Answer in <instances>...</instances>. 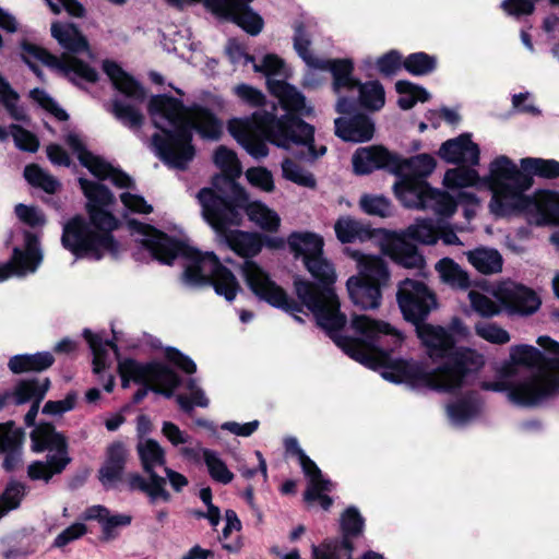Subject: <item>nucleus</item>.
<instances>
[{
  "instance_id": "774afa93",
  "label": "nucleus",
  "mask_w": 559,
  "mask_h": 559,
  "mask_svg": "<svg viewBox=\"0 0 559 559\" xmlns=\"http://www.w3.org/2000/svg\"><path fill=\"white\" fill-rule=\"evenodd\" d=\"M164 357L169 365L187 374H193L197 372L195 362L176 347L167 346L164 349Z\"/></svg>"
},
{
  "instance_id": "c03bdc74",
  "label": "nucleus",
  "mask_w": 559,
  "mask_h": 559,
  "mask_svg": "<svg viewBox=\"0 0 559 559\" xmlns=\"http://www.w3.org/2000/svg\"><path fill=\"white\" fill-rule=\"evenodd\" d=\"M19 93L11 86L4 76L0 74V102L9 116L20 122H29V116L22 106L17 105Z\"/></svg>"
},
{
  "instance_id": "f03ea898",
  "label": "nucleus",
  "mask_w": 559,
  "mask_h": 559,
  "mask_svg": "<svg viewBox=\"0 0 559 559\" xmlns=\"http://www.w3.org/2000/svg\"><path fill=\"white\" fill-rule=\"evenodd\" d=\"M147 112L167 120L173 128L163 127L153 119V126L162 133L152 135L155 154L167 166L186 170L195 156L193 131L202 139L217 141L223 133L222 120L207 107L200 104L186 106L183 102L168 94L153 95Z\"/></svg>"
},
{
  "instance_id": "f704fd0d",
  "label": "nucleus",
  "mask_w": 559,
  "mask_h": 559,
  "mask_svg": "<svg viewBox=\"0 0 559 559\" xmlns=\"http://www.w3.org/2000/svg\"><path fill=\"white\" fill-rule=\"evenodd\" d=\"M55 362V357L49 352L35 354H20L9 359L8 367L14 374L26 372H41L49 369Z\"/></svg>"
},
{
  "instance_id": "39448f33",
  "label": "nucleus",
  "mask_w": 559,
  "mask_h": 559,
  "mask_svg": "<svg viewBox=\"0 0 559 559\" xmlns=\"http://www.w3.org/2000/svg\"><path fill=\"white\" fill-rule=\"evenodd\" d=\"M203 219L212 227L216 235L224 241L230 250L237 255L245 258L242 265V275L249 289L260 299L270 306L293 314L297 322L304 320L297 313L302 310L301 306L295 299L290 298L286 290L276 284L252 258L257 257L262 248L261 234L255 231H243L240 229H230L233 225H226L225 229H219L213 214H207L202 210Z\"/></svg>"
},
{
  "instance_id": "4d7b16f0",
  "label": "nucleus",
  "mask_w": 559,
  "mask_h": 559,
  "mask_svg": "<svg viewBox=\"0 0 559 559\" xmlns=\"http://www.w3.org/2000/svg\"><path fill=\"white\" fill-rule=\"evenodd\" d=\"M376 68L382 76L391 78L404 68V58L399 50L391 49L378 57Z\"/></svg>"
},
{
  "instance_id": "ea45409f",
  "label": "nucleus",
  "mask_w": 559,
  "mask_h": 559,
  "mask_svg": "<svg viewBox=\"0 0 559 559\" xmlns=\"http://www.w3.org/2000/svg\"><path fill=\"white\" fill-rule=\"evenodd\" d=\"M358 277L383 287L390 281V271L386 262L377 255L361 254L358 259Z\"/></svg>"
},
{
  "instance_id": "f3484780",
  "label": "nucleus",
  "mask_w": 559,
  "mask_h": 559,
  "mask_svg": "<svg viewBox=\"0 0 559 559\" xmlns=\"http://www.w3.org/2000/svg\"><path fill=\"white\" fill-rule=\"evenodd\" d=\"M496 297L510 316H532L542 305L539 296L532 288L522 284L500 287L496 293Z\"/></svg>"
},
{
  "instance_id": "72a5a7b5",
  "label": "nucleus",
  "mask_w": 559,
  "mask_h": 559,
  "mask_svg": "<svg viewBox=\"0 0 559 559\" xmlns=\"http://www.w3.org/2000/svg\"><path fill=\"white\" fill-rule=\"evenodd\" d=\"M50 386L51 381L48 377L21 379L13 388V402L15 405H23L33 401H44Z\"/></svg>"
},
{
  "instance_id": "473e14b6",
  "label": "nucleus",
  "mask_w": 559,
  "mask_h": 559,
  "mask_svg": "<svg viewBox=\"0 0 559 559\" xmlns=\"http://www.w3.org/2000/svg\"><path fill=\"white\" fill-rule=\"evenodd\" d=\"M88 520H97L102 524L103 542L116 539L119 536L118 527L129 526L132 516L129 514H110L109 510L104 506H95L88 509Z\"/></svg>"
},
{
  "instance_id": "bf43d9fd",
  "label": "nucleus",
  "mask_w": 559,
  "mask_h": 559,
  "mask_svg": "<svg viewBox=\"0 0 559 559\" xmlns=\"http://www.w3.org/2000/svg\"><path fill=\"white\" fill-rule=\"evenodd\" d=\"M114 87L134 102L143 103L146 98V91L143 85L128 72L114 84Z\"/></svg>"
},
{
  "instance_id": "e433bc0d",
  "label": "nucleus",
  "mask_w": 559,
  "mask_h": 559,
  "mask_svg": "<svg viewBox=\"0 0 559 559\" xmlns=\"http://www.w3.org/2000/svg\"><path fill=\"white\" fill-rule=\"evenodd\" d=\"M466 257L475 270L484 275L497 274L502 271L503 258L495 248L478 247L469 250Z\"/></svg>"
},
{
  "instance_id": "5701e85b",
  "label": "nucleus",
  "mask_w": 559,
  "mask_h": 559,
  "mask_svg": "<svg viewBox=\"0 0 559 559\" xmlns=\"http://www.w3.org/2000/svg\"><path fill=\"white\" fill-rule=\"evenodd\" d=\"M266 86L270 94L278 99L281 107L286 111L285 115L302 119L301 116H309L312 112V109L306 106L305 95L294 85L284 80L266 79Z\"/></svg>"
},
{
  "instance_id": "49530a36",
  "label": "nucleus",
  "mask_w": 559,
  "mask_h": 559,
  "mask_svg": "<svg viewBox=\"0 0 559 559\" xmlns=\"http://www.w3.org/2000/svg\"><path fill=\"white\" fill-rule=\"evenodd\" d=\"M438 59L425 51L409 53L404 58V69L414 76H425L437 70Z\"/></svg>"
},
{
  "instance_id": "79ce46f5",
  "label": "nucleus",
  "mask_w": 559,
  "mask_h": 559,
  "mask_svg": "<svg viewBox=\"0 0 559 559\" xmlns=\"http://www.w3.org/2000/svg\"><path fill=\"white\" fill-rule=\"evenodd\" d=\"M359 92L358 104L366 110L378 111L385 104V92L383 85L374 80L359 84L356 86Z\"/></svg>"
},
{
  "instance_id": "2f4dec72",
  "label": "nucleus",
  "mask_w": 559,
  "mask_h": 559,
  "mask_svg": "<svg viewBox=\"0 0 559 559\" xmlns=\"http://www.w3.org/2000/svg\"><path fill=\"white\" fill-rule=\"evenodd\" d=\"M25 250L15 247L12 259L21 274L26 271L34 272L43 261L39 239L36 234L26 230L24 233Z\"/></svg>"
},
{
  "instance_id": "c85d7f7f",
  "label": "nucleus",
  "mask_w": 559,
  "mask_h": 559,
  "mask_svg": "<svg viewBox=\"0 0 559 559\" xmlns=\"http://www.w3.org/2000/svg\"><path fill=\"white\" fill-rule=\"evenodd\" d=\"M510 359L514 365L535 368L537 373H548L555 369L557 359L548 358L543 352L532 345H514L510 348Z\"/></svg>"
},
{
  "instance_id": "aec40b11",
  "label": "nucleus",
  "mask_w": 559,
  "mask_h": 559,
  "mask_svg": "<svg viewBox=\"0 0 559 559\" xmlns=\"http://www.w3.org/2000/svg\"><path fill=\"white\" fill-rule=\"evenodd\" d=\"M423 193H416L402 203L409 209H431L438 215L450 217L457 207L455 199L448 193L431 186H424Z\"/></svg>"
},
{
  "instance_id": "864d4df0",
  "label": "nucleus",
  "mask_w": 559,
  "mask_h": 559,
  "mask_svg": "<svg viewBox=\"0 0 559 559\" xmlns=\"http://www.w3.org/2000/svg\"><path fill=\"white\" fill-rule=\"evenodd\" d=\"M294 48L298 56L311 68L314 69L316 61L320 58L313 57L310 52L311 40L307 34L306 25L304 22H296L294 25Z\"/></svg>"
},
{
  "instance_id": "09e8293b",
  "label": "nucleus",
  "mask_w": 559,
  "mask_h": 559,
  "mask_svg": "<svg viewBox=\"0 0 559 559\" xmlns=\"http://www.w3.org/2000/svg\"><path fill=\"white\" fill-rule=\"evenodd\" d=\"M112 115L126 127L140 129L144 123L143 114L130 104L115 99L111 104Z\"/></svg>"
},
{
  "instance_id": "338daca9",
  "label": "nucleus",
  "mask_w": 559,
  "mask_h": 559,
  "mask_svg": "<svg viewBox=\"0 0 559 559\" xmlns=\"http://www.w3.org/2000/svg\"><path fill=\"white\" fill-rule=\"evenodd\" d=\"M267 142L270 143L264 133L253 131L240 145L250 156L261 159L269 155Z\"/></svg>"
},
{
  "instance_id": "7c9ffc66",
  "label": "nucleus",
  "mask_w": 559,
  "mask_h": 559,
  "mask_svg": "<svg viewBox=\"0 0 559 559\" xmlns=\"http://www.w3.org/2000/svg\"><path fill=\"white\" fill-rule=\"evenodd\" d=\"M29 437L31 448L35 453H41L46 450L64 452L66 442H68L67 438L56 430L55 425L48 421H43L35 426Z\"/></svg>"
},
{
  "instance_id": "69168bd1",
  "label": "nucleus",
  "mask_w": 559,
  "mask_h": 559,
  "mask_svg": "<svg viewBox=\"0 0 559 559\" xmlns=\"http://www.w3.org/2000/svg\"><path fill=\"white\" fill-rule=\"evenodd\" d=\"M472 308L484 318H492L500 313V307L488 296L472 290L468 294Z\"/></svg>"
},
{
  "instance_id": "6ab92c4d",
  "label": "nucleus",
  "mask_w": 559,
  "mask_h": 559,
  "mask_svg": "<svg viewBox=\"0 0 559 559\" xmlns=\"http://www.w3.org/2000/svg\"><path fill=\"white\" fill-rule=\"evenodd\" d=\"M438 155L448 164L462 165L467 163L476 166L479 164L480 150L472 141L469 133H462L443 142L438 150Z\"/></svg>"
},
{
  "instance_id": "603ef678",
  "label": "nucleus",
  "mask_w": 559,
  "mask_h": 559,
  "mask_svg": "<svg viewBox=\"0 0 559 559\" xmlns=\"http://www.w3.org/2000/svg\"><path fill=\"white\" fill-rule=\"evenodd\" d=\"M283 177L298 186L306 188H316L317 180L310 171L305 170L296 162L285 158L282 163Z\"/></svg>"
},
{
  "instance_id": "6e6552de",
  "label": "nucleus",
  "mask_w": 559,
  "mask_h": 559,
  "mask_svg": "<svg viewBox=\"0 0 559 559\" xmlns=\"http://www.w3.org/2000/svg\"><path fill=\"white\" fill-rule=\"evenodd\" d=\"M139 459L147 478L139 473H130L127 477V484L130 491H141L148 498L150 503L156 501L169 502L170 492L166 489V478L159 476L155 467L166 466V455L164 449L154 439H147L139 442L136 445Z\"/></svg>"
},
{
  "instance_id": "e2e57ef3",
  "label": "nucleus",
  "mask_w": 559,
  "mask_h": 559,
  "mask_svg": "<svg viewBox=\"0 0 559 559\" xmlns=\"http://www.w3.org/2000/svg\"><path fill=\"white\" fill-rule=\"evenodd\" d=\"M24 485L19 481L8 484L4 491L0 495V511L3 512V514L19 508L24 495Z\"/></svg>"
},
{
  "instance_id": "a211bd4d",
  "label": "nucleus",
  "mask_w": 559,
  "mask_h": 559,
  "mask_svg": "<svg viewBox=\"0 0 559 559\" xmlns=\"http://www.w3.org/2000/svg\"><path fill=\"white\" fill-rule=\"evenodd\" d=\"M382 251L394 263L405 269H423L426 264L416 243L402 233H390L384 239Z\"/></svg>"
},
{
  "instance_id": "13d9d810",
  "label": "nucleus",
  "mask_w": 559,
  "mask_h": 559,
  "mask_svg": "<svg viewBox=\"0 0 559 559\" xmlns=\"http://www.w3.org/2000/svg\"><path fill=\"white\" fill-rule=\"evenodd\" d=\"M479 179L478 173L473 168L449 169L444 182L449 188H465L474 186Z\"/></svg>"
},
{
  "instance_id": "f257e3e1",
  "label": "nucleus",
  "mask_w": 559,
  "mask_h": 559,
  "mask_svg": "<svg viewBox=\"0 0 559 559\" xmlns=\"http://www.w3.org/2000/svg\"><path fill=\"white\" fill-rule=\"evenodd\" d=\"M415 328L428 357L438 366L428 370L425 361L392 358V353L403 342L401 333L392 326L390 333L384 335L382 349L379 350L378 366L384 369V379L393 383H405L412 389L456 393L484 368V356L473 348L457 347L454 336L443 326L425 321Z\"/></svg>"
},
{
  "instance_id": "4468645a",
  "label": "nucleus",
  "mask_w": 559,
  "mask_h": 559,
  "mask_svg": "<svg viewBox=\"0 0 559 559\" xmlns=\"http://www.w3.org/2000/svg\"><path fill=\"white\" fill-rule=\"evenodd\" d=\"M399 154L383 145L358 147L352 156L353 171L357 176L370 175L376 170H384L396 175Z\"/></svg>"
},
{
  "instance_id": "de8ad7c7",
  "label": "nucleus",
  "mask_w": 559,
  "mask_h": 559,
  "mask_svg": "<svg viewBox=\"0 0 559 559\" xmlns=\"http://www.w3.org/2000/svg\"><path fill=\"white\" fill-rule=\"evenodd\" d=\"M438 271L445 283L461 289H467L471 286L468 274L450 258H444L439 261Z\"/></svg>"
},
{
  "instance_id": "393cba45",
  "label": "nucleus",
  "mask_w": 559,
  "mask_h": 559,
  "mask_svg": "<svg viewBox=\"0 0 559 559\" xmlns=\"http://www.w3.org/2000/svg\"><path fill=\"white\" fill-rule=\"evenodd\" d=\"M128 456L129 452L122 441H114L106 448L104 463L97 473V478L104 487H111L122 479Z\"/></svg>"
},
{
  "instance_id": "a878e982",
  "label": "nucleus",
  "mask_w": 559,
  "mask_h": 559,
  "mask_svg": "<svg viewBox=\"0 0 559 559\" xmlns=\"http://www.w3.org/2000/svg\"><path fill=\"white\" fill-rule=\"evenodd\" d=\"M24 438L22 428H16L13 420L0 423V452L5 453L2 467L5 472H13L21 462V455L17 449L21 447Z\"/></svg>"
},
{
  "instance_id": "9b49d317",
  "label": "nucleus",
  "mask_w": 559,
  "mask_h": 559,
  "mask_svg": "<svg viewBox=\"0 0 559 559\" xmlns=\"http://www.w3.org/2000/svg\"><path fill=\"white\" fill-rule=\"evenodd\" d=\"M396 301L405 321L415 326L438 309L436 293L423 281L405 278L399 283Z\"/></svg>"
},
{
  "instance_id": "58836bf2",
  "label": "nucleus",
  "mask_w": 559,
  "mask_h": 559,
  "mask_svg": "<svg viewBox=\"0 0 559 559\" xmlns=\"http://www.w3.org/2000/svg\"><path fill=\"white\" fill-rule=\"evenodd\" d=\"M51 35L60 46L70 52L79 53L88 48V41L75 24L62 25L58 22L51 25Z\"/></svg>"
},
{
  "instance_id": "1a4fd4ad",
  "label": "nucleus",
  "mask_w": 559,
  "mask_h": 559,
  "mask_svg": "<svg viewBox=\"0 0 559 559\" xmlns=\"http://www.w3.org/2000/svg\"><path fill=\"white\" fill-rule=\"evenodd\" d=\"M191 263L183 271V281L192 286L211 285L215 293L233 301L241 289L235 274L222 262L214 252L202 253L198 250L195 259H187Z\"/></svg>"
},
{
  "instance_id": "9d476101",
  "label": "nucleus",
  "mask_w": 559,
  "mask_h": 559,
  "mask_svg": "<svg viewBox=\"0 0 559 559\" xmlns=\"http://www.w3.org/2000/svg\"><path fill=\"white\" fill-rule=\"evenodd\" d=\"M484 391L506 392L509 400L524 407H534L559 394V374L534 373L519 383L507 381H483Z\"/></svg>"
},
{
  "instance_id": "a18cd8bd",
  "label": "nucleus",
  "mask_w": 559,
  "mask_h": 559,
  "mask_svg": "<svg viewBox=\"0 0 559 559\" xmlns=\"http://www.w3.org/2000/svg\"><path fill=\"white\" fill-rule=\"evenodd\" d=\"M521 167L532 178L533 176L545 179L559 178V160L556 159L525 157L521 159Z\"/></svg>"
},
{
  "instance_id": "20e7f679",
  "label": "nucleus",
  "mask_w": 559,
  "mask_h": 559,
  "mask_svg": "<svg viewBox=\"0 0 559 559\" xmlns=\"http://www.w3.org/2000/svg\"><path fill=\"white\" fill-rule=\"evenodd\" d=\"M87 199L88 222L80 214L71 217L62 228L61 245L76 258L100 260L105 252L117 258L120 243L112 233L120 227L119 219L107 209L116 203L110 189L100 182L79 179Z\"/></svg>"
},
{
  "instance_id": "a19ab883",
  "label": "nucleus",
  "mask_w": 559,
  "mask_h": 559,
  "mask_svg": "<svg viewBox=\"0 0 559 559\" xmlns=\"http://www.w3.org/2000/svg\"><path fill=\"white\" fill-rule=\"evenodd\" d=\"M57 69L75 86L82 87L75 76L88 82L96 83L99 79L98 72L86 61L71 57L69 59L58 61Z\"/></svg>"
},
{
  "instance_id": "0eeeda50",
  "label": "nucleus",
  "mask_w": 559,
  "mask_h": 559,
  "mask_svg": "<svg viewBox=\"0 0 559 559\" xmlns=\"http://www.w3.org/2000/svg\"><path fill=\"white\" fill-rule=\"evenodd\" d=\"M226 180L229 182V193H219L205 187L197 194L201 209L213 214L219 229H225L226 225L240 226L245 214L264 230L278 229L280 217L274 211L260 201H250L249 193L239 182L231 178Z\"/></svg>"
},
{
  "instance_id": "2eb2a0df",
  "label": "nucleus",
  "mask_w": 559,
  "mask_h": 559,
  "mask_svg": "<svg viewBox=\"0 0 559 559\" xmlns=\"http://www.w3.org/2000/svg\"><path fill=\"white\" fill-rule=\"evenodd\" d=\"M141 246L160 263L171 265L176 258L195 259L198 249L157 229L151 238L140 240Z\"/></svg>"
},
{
  "instance_id": "dca6fc26",
  "label": "nucleus",
  "mask_w": 559,
  "mask_h": 559,
  "mask_svg": "<svg viewBox=\"0 0 559 559\" xmlns=\"http://www.w3.org/2000/svg\"><path fill=\"white\" fill-rule=\"evenodd\" d=\"M488 181L493 194L504 191V187L531 188L534 179L506 155L496 157L489 165Z\"/></svg>"
},
{
  "instance_id": "cd10ccee",
  "label": "nucleus",
  "mask_w": 559,
  "mask_h": 559,
  "mask_svg": "<svg viewBox=\"0 0 559 559\" xmlns=\"http://www.w3.org/2000/svg\"><path fill=\"white\" fill-rule=\"evenodd\" d=\"M353 304L361 310L377 309L381 305V286L358 276H352L346 283Z\"/></svg>"
},
{
  "instance_id": "bb28decb",
  "label": "nucleus",
  "mask_w": 559,
  "mask_h": 559,
  "mask_svg": "<svg viewBox=\"0 0 559 559\" xmlns=\"http://www.w3.org/2000/svg\"><path fill=\"white\" fill-rule=\"evenodd\" d=\"M314 69L331 72L335 93L343 88L353 91L359 84V79L353 76L355 67L352 59H321L316 61Z\"/></svg>"
},
{
  "instance_id": "6e6d98bb",
  "label": "nucleus",
  "mask_w": 559,
  "mask_h": 559,
  "mask_svg": "<svg viewBox=\"0 0 559 559\" xmlns=\"http://www.w3.org/2000/svg\"><path fill=\"white\" fill-rule=\"evenodd\" d=\"M359 206L368 215L382 218L391 215V202L383 195L364 194L359 200Z\"/></svg>"
},
{
  "instance_id": "37998d69",
  "label": "nucleus",
  "mask_w": 559,
  "mask_h": 559,
  "mask_svg": "<svg viewBox=\"0 0 559 559\" xmlns=\"http://www.w3.org/2000/svg\"><path fill=\"white\" fill-rule=\"evenodd\" d=\"M480 412V403L475 392L456 400L448 405L449 416L459 424H464L476 417Z\"/></svg>"
},
{
  "instance_id": "4be33fe9",
  "label": "nucleus",
  "mask_w": 559,
  "mask_h": 559,
  "mask_svg": "<svg viewBox=\"0 0 559 559\" xmlns=\"http://www.w3.org/2000/svg\"><path fill=\"white\" fill-rule=\"evenodd\" d=\"M530 188H519L514 187H504L503 192H499L498 194H492L490 201V210L497 216H507L513 212H527L531 211L532 207H536L538 211V205L542 202H536L535 199L525 195L524 192Z\"/></svg>"
},
{
  "instance_id": "c756f323",
  "label": "nucleus",
  "mask_w": 559,
  "mask_h": 559,
  "mask_svg": "<svg viewBox=\"0 0 559 559\" xmlns=\"http://www.w3.org/2000/svg\"><path fill=\"white\" fill-rule=\"evenodd\" d=\"M287 245L294 258L302 259V262L324 252L323 238L311 231H293L287 238Z\"/></svg>"
},
{
  "instance_id": "3c124183",
  "label": "nucleus",
  "mask_w": 559,
  "mask_h": 559,
  "mask_svg": "<svg viewBox=\"0 0 559 559\" xmlns=\"http://www.w3.org/2000/svg\"><path fill=\"white\" fill-rule=\"evenodd\" d=\"M203 459L210 476L215 481L227 485L234 479V474L215 451L210 449L203 450Z\"/></svg>"
},
{
  "instance_id": "4c0bfd02",
  "label": "nucleus",
  "mask_w": 559,
  "mask_h": 559,
  "mask_svg": "<svg viewBox=\"0 0 559 559\" xmlns=\"http://www.w3.org/2000/svg\"><path fill=\"white\" fill-rule=\"evenodd\" d=\"M306 270L317 281L314 284L320 294H326L328 289H333L336 281L334 266L324 258V253L307 259L304 262Z\"/></svg>"
},
{
  "instance_id": "412c9836",
  "label": "nucleus",
  "mask_w": 559,
  "mask_h": 559,
  "mask_svg": "<svg viewBox=\"0 0 559 559\" xmlns=\"http://www.w3.org/2000/svg\"><path fill=\"white\" fill-rule=\"evenodd\" d=\"M253 0H226L218 17L230 21L251 36L259 35L264 26L260 14L250 7Z\"/></svg>"
},
{
  "instance_id": "8fccbe9b",
  "label": "nucleus",
  "mask_w": 559,
  "mask_h": 559,
  "mask_svg": "<svg viewBox=\"0 0 559 559\" xmlns=\"http://www.w3.org/2000/svg\"><path fill=\"white\" fill-rule=\"evenodd\" d=\"M401 233L414 243L419 242L423 245H435L439 239V233L437 228L428 219H424L415 225H411Z\"/></svg>"
},
{
  "instance_id": "0e129e2a",
  "label": "nucleus",
  "mask_w": 559,
  "mask_h": 559,
  "mask_svg": "<svg viewBox=\"0 0 559 559\" xmlns=\"http://www.w3.org/2000/svg\"><path fill=\"white\" fill-rule=\"evenodd\" d=\"M10 130L13 135L14 143L19 150L29 153H35L38 151L39 140L33 132L15 123L10 126Z\"/></svg>"
},
{
  "instance_id": "052dcab7",
  "label": "nucleus",
  "mask_w": 559,
  "mask_h": 559,
  "mask_svg": "<svg viewBox=\"0 0 559 559\" xmlns=\"http://www.w3.org/2000/svg\"><path fill=\"white\" fill-rule=\"evenodd\" d=\"M475 333L480 338L497 345L507 344L511 338L509 332L497 323L478 322L475 324Z\"/></svg>"
},
{
  "instance_id": "423d86ee",
  "label": "nucleus",
  "mask_w": 559,
  "mask_h": 559,
  "mask_svg": "<svg viewBox=\"0 0 559 559\" xmlns=\"http://www.w3.org/2000/svg\"><path fill=\"white\" fill-rule=\"evenodd\" d=\"M227 129L239 144L253 131H259L280 148L289 150L293 144L306 146L307 152L300 151L295 156L308 162H314L326 153V146L317 147L314 144V127L293 115L277 117L273 111L257 110L245 119L229 120Z\"/></svg>"
},
{
  "instance_id": "7ed1b4c3",
  "label": "nucleus",
  "mask_w": 559,
  "mask_h": 559,
  "mask_svg": "<svg viewBox=\"0 0 559 559\" xmlns=\"http://www.w3.org/2000/svg\"><path fill=\"white\" fill-rule=\"evenodd\" d=\"M298 302L304 312L306 306L316 317L317 324L326 335L350 358L371 368H379V350L382 349L384 335L390 333L392 325L372 319L366 314L353 316L350 326L361 337L341 334L347 323V317L341 311V304L334 289L320 294L314 283L296 278L294 281Z\"/></svg>"
},
{
  "instance_id": "b1692460",
  "label": "nucleus",
  "mask_w": 559,
  "mask_h": 559,
  "mask_svg": "<svg viewBox=\"0 0 559 559\" xmlns=\"http://www.w3.org/2000/svg\"><path fill=\"white\" fill-rule=\"evenodd\" d=\"M334 126L335 135L345 142H368L374 134V122L364 112H355L348 118L338 117Z\"/></svg>"
},
{
  "instance_id": "5fc2aeb1",
  "label": "nucleus",
  "mask_w": 559,
  "mask_h": 559,
  "mask_svg": "<svg viewBox=\"0 0 559 559\" xmlns=\"http://www.w3.org/2000/svg\"><path fill=\"white\" fill-rule=\"evenodd\" d=\"M365 530V519L359 510L350 506L344 510L340 520V531L346 535L359 537Z\"/></svg>"
},
{
  "instance_id": "680f3d73",
  "label": "nucleus",
  "mask_w": 559,
  "mask_h": 559,
  "mask_svg": "<svg viewBox=\"0 0 559 559\" xmlns=\"http://www.w3.org/2000/svg\"><path fill=\"white\" fill-rule=\"evenodd\" d=\"M29 97L36 102L44 110L51 114L59 121L69 120L68 112L59 107L56 100L49 96L44 90L35 87L29 92Z\"/></svg>"
},
{
  "instance_id": "f8f14e48",
  "label": "nucleus",
  "mask_w": 559,
  "mask_h": 559,
  "mask_svg": "<svg viewBox=\"0 0 559 559\" xmlns=\"http://www.w3.org/2000/svg\"><path fill=\"white\" fill-rule=\"evenodd\" d=\"M437 162L430 154L423 153L408 158L399 154L397 173L401 180L394 185V192L402 202L416 193H423L424 186H430L426 180L436 169Z\"/></svg>"
},
{
  "instance_id": "c9c22d12",
  "label": "nucleus",
  "mask_w": 559,
  "mask_h": 559,
  "mask_svg": "<svg viewBox=\"0 0 559 559\" xmlns=\"http://www.w3.org/2000/svg\"><path fill=\"white\" fill-rule=\"evenodd\" d=\"M83 337L87 342L93 353V371L95 373L103 372L107 367V347H109L115 353L117 359L119 360L120 349L115 338L103 340L99 334L93 333L90 329H85L83 331Z\"/></svg>"
},
{
  "instance_id": "ddd939ff",
  "label": "nucleus",
  "mask_w": 559,
  "mask_h": 559,
  "mask_svg": "<svg viewBox=\"0 0 559 559\" xmlns=\"http://www.w3.org/2000/svg\"><path fill=\"white\" fill-rule=\"evenodd\" d=\"M118 365L136 384L154 381L159 384H170L173 388H179L182 383L181 377L169 365L162 361L140 362L134 358L127 357L119 359Z\"/></svg>"
}]
</instances>
